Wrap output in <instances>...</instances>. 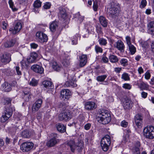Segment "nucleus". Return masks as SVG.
Masks as SVG:
<instances>
[{
  "label": "nucleus",
  "mask_w": 154,
  "mask_h": 154,
  "mask_svg": "<svg viewBox=\"0 0 154 154\" xmlns=\"http://www.w3.org/2000/svg\"><path fill=\"white\" fill-rule=\"evenodd\" d=\"M97 115V119L100 123L106 124L111 121L110 115L107 110L103 109H100Z\"/></svg>",
  "instance_id": "1"
},
{
  "label": "nucleus",
  "mask_w": 154,
  "mask_h": 154,
  "mask_svg": "<svg viewBox=\"0 0 154 154\" xmlns=\"http://www.w3.org/2000/svg\"><path fill=\"white\" fill-rule=\"evenodd\" d=\"M59 108L61 112L58 115V119L60 121H67L70 119L72 117V112L66 109V106L63 104L60 105Z\"/></svg>",
  "instance_id": "2"
},
{
  "label": "nucleus",
  "mask_w": 154,
  "mask_h": 154,
  "mask_svg": "<svg viewBox=\"0 0 154 154\" xmlns=\"http://www.w3.org/2000/svg\"><path fill=\"white\" fill-rule=\"evenodd\" d=\"M66 144L72 152H74L76 149L79 152L81 151L84 146V144L82 142L80 141L76 143L74 140H68L66 142Z\"/></svg>",
  "instance_id": "3"
},
{
  "label": "nucleus",
  "mask_w": 154,
  "mask_h": 154,
  "mask_svg": "<svg viewBox=\"0 0 154 154\" xmlns=\"http://www.w3.org/2000/svg\"><path fill=\"white\" fill-rule=\"evenodd\" d=\"M14 108L10 106H5L4 111L2 113L1 118V121L2 122H5L12 116L13 111L15 110Z\"/></svg>",
  "instance_id": "4"
},
{
  "label": "nucleus",
  "mask_w": 154,
  "mask_h": 154,
  "mask_svg": "<svg viewBox=\"0 0 154 154\" xmlns=\"http://www.w3.org/2000/svg\"><path fill=\"white\" fill-rule=\"evenodd\" d=\"M143 135L146 138L150 139L154 138V127L152 126H148L145 127L143 130Z\"/></svg>",
  "instance_id": "5"
},
{
  "label": "nucleus",
  "mask_w": 154,
  "mask_h": 154,
  "mask_svg": "<svg viewBox=\"0 0 154 154\" xmlns=\"http://www.w3.org/2000/svg\"><path fill=\"white\" fill-rule=\"evenodd\" d=\"M110 143V137L108 135H106L102 139L101 141V146L102 149L104 151H107Z\"/></svg>",
  "instance_id": "6"
},
{
  "label": "nucleus",
  "mask_w": 154,
  "mask_h": 154,
  "mask_svg": "<svg viewBox=\"0 0 154 154\" xmlns=\"http://www.w3.org/2000/svg\"><path fill=\"white\" fill-rule=\"evenodd\" d=\"M119 6L113 2L111 4V7L109 12V16L112 18H115L119 14Z\"/></svg>",
  "instance_id": "7"
},
{
  "label": "nucleus",
  "mask_w": 154,
  "mask_h": 154,
  "mask_svg": "<svg viewBox=\"0 0 154 154\" xmlns=\"http://www.w3.org/2000/svg\"><path fill=\"white\" fill-rule=\"evenodd\" d=\"M33 143L30 142H27L23 143L20 146L21 150L23 152H28L33 148Z\"/></svg>",
  "instance_id": "8"
},
{
  "label": "nucleus",
  "mask_w": 154,
  "mask_h": 154,
  "mask_svg": "<svg viewBox=\"0 0 154 154\" xmlns=\"http://www.w3.org/2000/svg\"><path fill=\"white\" fill-rule=\"evenodd\" d=\"M36 39L40 42L43 43L48 41V38L46 35L41 32H37L36 34Z\"/></svg>",
  "instance_id": "9"
},
{
  "label": "nucleus",
  "mask_w": 154,
  "mask_h": 154,
  "mask_svg": "<svg viewBox=\"0 0 154 154\" xmlns=\"http://www.w3.org/2000/svg\"><path fill=\"white\" fill-rule=\"evenodd\" d=\"M123 105L125 109H130L133 106V103L130 99L127 98L122 100Z\"/></svg>",
  "instance_id": "10"
},
{
  "label": "nucleus",
  "mask_w": 154,
  "mask_h": 154,
  "mask_svg": "<svg viewBox=\"0 0 154 154\" xmlns=\"http://www.w3.org/2000/svg\"><path fill=\"white\" fill-rule=\"evenodd\" d=\"M22 28V24L20 22H17L14 26V28H10L9 29V31L11 33L13 34H15L19 32Z\"/></svg>",
  "instance_id": "11"
},
{
  "label": "nucleus",
  "mask_w": 154,
  "mask_h": 154,
  "mask_svg": "<svg viewBox=\"0 0 154 154\" xmlns=\"http://www.w3.org/2000/svg\"><path fill=\"white\" fill-rule=\"evenodd\" d=\"M143 116L140 114H136L134 117V121L136 125L138 127L141 126L142 122Z\"/></svg>",
  "instance_id": "12"
},
{
  "label": "nucleus",
  "mask_w": 154,
  "mask_h": 154,
  "mask_svg": "<svg viewBox=\"0 0 154 154\" xmlns=\"http://www.w3.org/2000/svg\"><path fill=\"white\" fill-rule=\"evenodd\" d=\"M71 92L68 89H64L61 91L60 98L65 99H68L70 97Z\"/></svg>",
  "instance_id": "13"
},
{
  "label": "nucleus",
  "mask_w": 154,
  "mask_h": 154,
  "mask_svg": "<svg viewBox=\"0 0 154 154\" xmlns=\"http://www.w3.org/2000/svg\"><path fill=\"white\" fill-rule=\"evenodd\" d=\"M0 60L3 63H9L11 60V55L9 53H5L0 57Z\"/></svg>",
  "instance_id": "14"
},
{
  "label": "nucleus",
  "mask_w": 154,
  "mask_h": 154,
  "mask_svg": "<svg viewBox=\"0 0 154 154\" xmlns=\"http://www.w3.org/2000/svg\"><path fill=\"white\" fill-rule=\"evenodd\" d=\"M42 103V101L41 99H39L37 100L32 106V112H35L37 111L40 108Z\"/></svg>",
  "instance_id": "15"
},
{
  "label": "nucleus",
  "mask_w": 154,
  "mask_h": 154,
  "mask_svg": "<svg viewBox=\"0 0 154 154\" xmlns=\"http://www.w3.org/2000/svg\"><path fill=\"white\" fill-rule=\"evenodd\" d=\"M31 69L34 72L40 74L43 73L44 71V69L42 67L37 64L32 66Z\"/></svg>",
  "instance_id": "16"
},
{
  "label": "nucleus",
  "mask_w": 154,
  "mask_h": 154,
  "mask_svg": "<svg viewBox=\"0 0 154 154\" xmlns=\"http://www.w3.org/2000/svg\"><path fill=\"white\" fill-rule=\"evenodd\" d=\"M96 107L95 103L93 102L88 101L85 103V108L87 110H92L95 109Z\"/></svg>",
  "instance_id": "17"
},
{
  "label": "nucleus",
  "mask_w": 154,
  "mask_h": 154,
  "mask_svg": "<svg viewBox=\"0 0 154 154\" xmlns=\"http://www.w3.org/2000/svg\"><path fill=\"white\" fill-rule=\"evenodd\" d=\"M147 27L148 33L154 36V21L149 22L147 25Z\"/></svg>",
  "instance_id": "18"
},
{
  "label": "nucleus",
  "mask_w": 154,
  "mask_h": 154,
  "mask_svg": "<svg viewBox=\"0 0 154 154\" xmlns=\"http://www.w3.org/2000/svg\"><path fill=\"white\" fill-rule=\"evenodd\" d=\"M38 54L35 52H32L31 53L30 56L27 59V62L29 63H32L36 62Z\"/></svg>",
  "instance_id": "19"
},
{
  "label": "nucleus",
  "mask_w": 154,
  "mask_h": 154,
  "mask_svg": "<svg viewBox=\"0 0 154 154\" xmlns=\"http://www.w3.org/2000/svg\"><path fill=\"white\" fill-rule=\"evenodd\" d=\"M116 47L121 52H124L125 49V46L123 42L120 40L118 41L116 43Z\"/></svg>",
  "instance_id": "20"
},
{
  "label": "nucleus",
  "mask_w": 154,
  "mask_h": 154,
  "mask_svg": "<svg viewBox=\"0 0 154 154\" xmlns=\"http://www.w3.org/2000/svg\"><path fill=\"white\" fill-rule=\"evenodd\" d=\"M42 85L46 88H54L52 82L49 81L45 80L43 81L42 83Z\"/></svg>",
  "instance_id": "21"
},
{
  "label": "nucleus",
  "mask_w": 154,
  "mask_h": 154,
  "mask_svg": "<svg viewBox=\"0 0 154 154\" xmlns=\"http://www.w3.org/2000/svg\"><path fill=\"white\" fill-rule=\"evenodd\" d=\"M80 59V66L81 67L84 66L86 63L87 62V55L85 54H82L79 57Z\"/></svg>",
  "instance_id": "22"
},
{
  "label": "nucleus",
  "mask_w": 154,
  "mask_h": 154,
  "mask_svg": "<svg viewBox=\"0 0 154 154\" xmlns=\"http://www.w3.org/2000/svg\"><path fill=\"white\" fill-rule=\"evenodd\" d=\"M57 142L56 138L55 137H53L47 141L46 145L48 147H52L57 143Z\"/></svg>",
  "instance_id": "23"
},
{
  "label": "nucleus",
  "mask_w": 154,
  "mask_h": 154,
  "mask_svg": "<svg viewBox=\"0 0 154 154\" xmlns=\"http://www.w3.org/2000/svg\"><path fill=\"white\" fill-rule=\"evenodd\" d=\"M57 130L61 133H63L66 131V127L62 124L58 123L56 125Z\"/></svg>",
  "instance_id": "24"
},
{
  "label": "nucleus",
  "mask_w": 154,
  "mask_h": 154,
  "mask_svg": "<svg viewBox=\"0 0 154 154\" xmlns=\"http://www.w3.org/2000/svg\"><path fill=\"white\" fill-rule=\"evenodd\" d=\"M59 9L60 12L58 14L59 16L64 19H65L67 16L65 10L61 8H60Z\"/></svg>",
  "instance_id": "25"
},
{
  "label": "nucleus",
  "mask_w": 154,
  "mask_h": 154,
  "mask_svg": "<svg viewBox=\"0 0 154 154\" xmlns=\"http://www.w3.org/2000/svg\"><path fill=\"white\" fill-rule=\"evenodd\" d=\"M3 89L6 92H8L11 89V85L7 82H5L2 85Z\"/></svg>",
  "instance_id": "26"
},
{
  "label": "nucleus",
  "mask_w": 154,
  "mask_h": 154,
  "mask_svg": "<svg viewBox=\"0 0 154 154\" xmlns=\"http://www.w3.org/2000/svg\"><path fill=\"white\" fill-rule=\"evenodd\" d=\"M15 42V40L11 39L7 41L4 44V45L5 48H8L13 46Z\"/></svg>",
  "instance_id": "27"
},
{
  "label": "nucleus",
  "mask_w": 154,
  "mask_h": 154,
  "mask_svg": "<svg viewBox=\"0 0 154 154\" xmlns=\"http://www.w3.org/2000/svg\"><path fill=\"white\" fill-rule=\"evenodd\" d=\"M99 21L101 24L104 27H106L107 25V22L106 18L103 16H101L99 18Z\"/></svg>",
  "instance_id": "28"
},
{
  "label": "nucleus",
  "mask_w": 154,
  "mask_h": 154,
  "mask_svg": "<svg viewBox=\"0 0 154 154\" xmlns=\"http://www.w3.org/2000/svg\"><path fill=\"white\" fill-rule=\"evenodd\" d=\"M29 63L27 61V59H24L20 62L21 66L23 69H26L28 66V63Z\"/></svg>",
  "instance_id": "29"
},
{
  "label": "nucleus",
  "mask_w": 154,
  "mask_h": 154,
  "mask_svg": "<svg viewBox=\"0 0 154 154\" xmlns=\"http://www.w3.org/2000/svg\"><path fill=\"white\" fill-rule=\"evenodd\" d=\"M57 27L58 24L56 22H53L50 26V30L53 32L55 31Z\"/></svg>",
  "instance_id": "30"
},
{
  "label": "nucleus",
  "mask_w": 154,
  "mask_h": 154,
  "mask_svg": "<svg viewBox=\"0 0 154 154\" xmlns=\"http://www.w3.org/2000/svg\"><path fill=\"white\" fill-rule=\"evenodd\" d=\"M21 135L23 137L28 138L30 136L31 133L28 130H25L22 132Z\"/></svg>",
  "instance_id": "31"
},
{
  "label": "nucleus",
  "mask_w": 154,
  "mask_h": 154,
  "mask_svg": "<svg viewBox=\"0 0 154 154\" xmlns=\"http://www.w3.org/2000/svg\"><path fill=\"white\" fill-rule=\"evenodd\" d=\"M109 59L110 61L112 63L117 62L118 61L117 57L114 55H111L109 57Z\"/></svg>",
  "instance_id": "32"
},
{
  "label": "nucleus",
  "mask_w": 154,
  "mask_h": 154,
  "mask_svg": "<svg viewBox=\"0 0 154 154\" xmlns=\"http://www.w3.org/2000/svg\"><path fill=\"white\" fill-rule=\"evenodd\" d=\"M53 68L55 70L57 71H60L62 68L61 66L58 64L57 62H55L53 63Z\"/></svg>",
  "instance_id": "33"
},
{
  "label": "nucleus",
  "mask_w": 154,
  "mask_h": 154,
  "mask_svg": "<svg viewBox=\"0 0 154 154\" xmlns=\"http://www.w3.org/2000/svg\"><path fill=\"white\" fill-rule=\"evenodd\" d=\"M69 59V57H67L63 60L62 63L64 66L66 67L70 65Z\"/></svg>",
  "instance_id": "34"
},
{
  "label": "nucleus",
  "mask_w": 154,
  "mask_h": 154,
  "mask_svg": "<svg viewBox=\"0 0 154 154\" xmlns=\"http://www.w3.org/2000/svg\"><path fill=\"white\" fill-rule=\"evenodd\" d=\"M140 88L142 90H146L149 87V85L143 82H141L139 85Z\"/></svg>",
  "instance_id": "35"
},
{
  "label": "nucleus",
  "mask_w": 154,
  "mask_h": 154,
  "mask_svg": "<svg viewBox=\"0 0 154 154\" xmlns=\"http://www.w3.org/2000/svg\"><path fill=\"white\" fill-rule=\"evenodd\" d=\"M130 52L131 54H135L136 51V48L135 47L132 45L130 44L128 45Z\"/></svg>",
  "instance_id": "36"
},
{
  "label": "nucleus",
  "mask_w": 154,
  "mask_h": 154,
  "mask_svg": "<svg viewBox=\"0 0 154 154\" xmlns=\"http://www.w3.org/2000/svg\"><path fill=\"white\" fill-rule=\"evenodd\" d=\"M121 79L125 81H129L130 78L129 75L128 73L125 72L122 75Z\"/></svg>",
  "instance_id": "37"
},
{
  "label": "nucleus",
  "mask_w": 154,
  "mask_h": 154,
  "mask_svg": "<svg viewBox=\"0 0 154 154\" xmlns=\"http://www.w3.org/2000/svg\"><path fill=\"white\" fill-rule=\"evenodd\" d=\"M107 77V75H100L97 76L96 78L98 82H103Z\"/></svg>",
  "instance_id": "38"
},
{
  "label": "nucleus",
  "mask_w": 154,
  "mask_h": 154,
  "mask_svg": "<svg viewBox=\"0 0 154 154\" xmlns=\"http://www.w3.org/2000/svg\"><path fill=\"white\" fill-rule=\"evenodd\" d=\"M42 2L39 0H36L35 1L33 4V6L34 8H38L41 7Z\"/></svg>",
  "instance_id": "39"
},
{
  "label": "nucleus",
  "mask_w": 154,
  "mask_h": 154,
  "mask_svg": "<svg viewBox=\"0 0 154 154\" xmlns=\"http://www.w3.org/2000/svg\"><path fill=\"white\" fill-rule=\"evenodd\" d=\"M11 101V99L8 97H5L4 99V102L5 104H7L6 106H10V104Z\"/></svg>",
  "instance_id": "40"
},
{
  "label": "nucleus",
  "mask_w": 154,
  "mask_h": 154,
  "mask_svg": "<svg viewBox=\"0 0 154 154\" xmlns=\"http://www.w3.org/2000/svg\"><path fill=\"white\" fill-rule=\"evenodd\" d=\"M99 44L101 45H106L107 44V40L106 39L101 38L99 39L98 40Z\"/></svg>",
  "instance_id": "41"
},
{
  "label": "nucleus",
  "mask_w": 154,
  "mask_h": 154,
  "mask_svg": "<svg viewBox=\"0 0 154 154\" xmlns=\"http://www.w3.org/2000/svg\"><path fill=\"white\" fill-rule=\"evenodd\" d=\"M132 154H140V150L139 148L134 147L132 149Z\"/></svg>",
  "instance_id": "42"
},
{
  "label": "nucleus",
  "mask_w": 154,
  "mask_h": 154,
  "mask_svg": "<svg viewBox=\"0 0 154 154\" xmlns=\"http://www.w3.org/2000/svg\"><path fill=\"white\" fill-rule=\"evenodd\" d=\"M75 16L76 17L79 18V23H81L84 20V16H81L79 12L76 14Z\"/></svg>",
  "instance_id": "43"
},
{
  "label": "nucleus",
  "mask_w": 154,
  "mask_h": 154,
  "mask_svg": "<svg viewBox=\"0 0 154 154\" xmlns=\"http://www.w3.org/2000/svg\"><path fill=\"white\" fill-rule=\"evenodd\" d=\"M121 64L124 66H127L128 64V60L126 59L123 58L120 61Z\"/></svg>",
  "instance_id": "44"
},
{
  "label": "nucleus",
  "mask_w": 154,
  "mask_h": 154,
  "mask_svg": "<svg viewBox=\"0 0 154 154\" xmlns=\"http://www.w3.org/2000/svg\"><path fill=\"white\" fill-rule=\"evenodd\" d=\"M71 41L72 45H76L78 43V38L75 35L74 36L72 39Z\"/></svg>",
  "instance_id": "45"
},
{
  "label": "nucleus",
  "mask_w": 154,
  "mask_h": 154,
  "mask_svg": "<svg viewBox=\"0 0 154 154\" xmlns=\"http://www.w3.org/2000/svg\"><path fill=\"white\" fill-rule=\"evenodd\" d=\"M122 87L125 89L130 90L131 88V85L128 83H125L123 84Z\"/></svg>",
  "instance_id": "46"
},
{
  "label": "nucleus",
  "mask_w": 154,
  "mask_h": 154,
  "mask_svg": "<svg viewBox=\"0 0 154 154\" xmlns=\"http://www.w3.org/2000/svg\"><path fill=\"white\" fill-rule=\"evenodd\" d=\"M98 4L97 0H93V8L95 11H97L98 8Z\"/></svg>",
  "instance_id": "47"
},
{
  "label": "nucleus",
  "mask_w": 154,
  "mask_h": 154,
  "mask_svg": "<svg viewBox=\"0 0 154 154\" xmlns=\"http://www.w3.org/2000/svg\"><path fill=\"white\" fill-rule=\"evenodd\" d=\"M146 5L147 2L146 0H142L140 6L141 8H143L146 6Z\"/></svg>",
  "instance_id": "48"
},
{
  "label": "nucleus",
  "mask_w": 154,
  "mask_h": 154,
  "mask_svg": "<svg viewBox=\"0 0 154 154\" xmlns=\"http://www.w3.org/2000/svg\"><path fill=\"white\" fill-rule=\"evenodd\" d=\"M51 5V3L49 2H46L44 3L43 7L45 9H47L50 8Z\"/></svg>",
  "instance_id": "49"
},
{
  "label": "nucleus",
  "mask_w": 154,
  "mask_h": 154,
  "mask_svg": "<svg viewBox=\"0 0 154 154\" xmlns=\"http://www.w3.org/2000/svg\"><path fill=\"white\" fill-rule=\"evenodd\" d=\"M9 4L11 8L12 9L13 11L16 10V9L14 8V5L13 2H12V0H9Z\"/></svg>",
  "instance_id": "50"
},
{
  "label": "nucleus",
  "mask_w": 154,
  "mask_h": 154,
  "mask_svg": "<svg viewBox=\"0 0 154 154\" xmlns=\"http://www.w3.org/2000/svg\"><path fill=\"white\" fill-rule=\"evenodd\" d=\"M95 50L96 52L97 53L98 52L102 53L103 50L102 48L98 45H96L95 48Z\"/></svg>",
  "instance_id": "51"
},
{
  "label": "nucleus",
  "mask_w": 154,
  "mask_h": 154,
  "mask_svg": "<svg viewBox=\"0 0 154 154\" xmlns=\"http://www.w3.org/2000/svg\"><path fill=\"white\" fill-rule=\"evenodd\" d=\"M37 81L34 79H32V81L30 82L29 84L32 86H35L37 84Z\"/></svg>",
  "instance_id": "52"
},
{
  "label": "nucleus",
  "mask_w": 154,
  "mask_h": 154,
  "mask_svg": "<svg viewBox=\"0 0 154 154\" xmlns=\"http://www.w3.org/2000/svg\"><path fill=\"white\" fill-rule=\"evenodd\" d=\"M15 70L17 75H20L22 74L21 71L20 70V68L19 66L15 67Z\"/></svg>",
  "instance_id": "53"
},
{
  "label": "nucleus",
  "mask_w": 154,
  "mask_h": 154,
  "mask_svg": "<svg viewBox=\"0 0 154 154\" xmlns=\"http://www.w3.org/2000/svg\"><path fill=\"white\" fill-rule=\"evenodd\" d=\"M150 74L148 71H147L145 74V78L146 79H149L150 78Z\"/></svg>",
  "instance_id": "54"
},
{
  "label": "nucleus",
  "mask_w": 154,
  "mask_h": 154,
  "mask_svg": "<svg viewBox=\"0 0 154 154\" xmlns=\"http://www.w3.org/2000/svg\"><path fill=\"white\" fill-rule=\"evenodd\" d=\"M121 125L122 127L126 128L128 125V123L125 120H123L121 122Z\"/></svg>",
  "instance_id": "55"
},
{
  "label": "nucleus",
  "mask_w": 154,
  "mask_h": 154,
  "mask_svg": "<svg viewBox=\"0 0 154 154\" xmlns=\"http://www.w3.org/2000/svg\"><path fill=\"white\" fill-rule=\"evenodd\" d=\"M30 89L28 88H26L24 89L23 92L24 95L29 94H30Z\"/></svg>",
  "instance_id": "56"
},
{
  "label": "nucleus",
  "mask_w": 154,
  "mask_h": 154,
  "mask_svg": "<svg viewBox=\"0 0 154 154\" xmlns=\"http://www.w3.org/2000/svg\"><path fill=\"white\" fill-rule=\"evenodd\" d=\"M23 98L26 101H28L31 98L30 94L24 95Z\"/></svg>",
  "instance_id": "57"
},
{
  "label": "nucleus",
  "mask_w": 154,
  "mask_h": 154,
  "mask_svg": "<svg viewBox=\"0 0 154 154\" xmlns=\"http://www.w3.org/2000/svg\"><path fill=\"white\" fill-rule=\"evenodd\" d=\"M125 38L126 42L128 45L130 44H131V38L129 36H127Z\"/></svg>",
  "instance_id": "58"
},
{
  "label": "nucleus",
  "mask_w": 154,
  "mask_h": 154,
  "mask_svg": "<svg viewBox=\"0 0 154 154\" xmlns=\"http://www.w3.org/2000/svg\"><path fill=\"white\" fill-rule=\"evenodd\" d=\"M30 46L32 48L36 49L38 46V45L37 44L33 43L30 44Z\"/></svg>",
  "instance_id": "59"
},
{
  "label": "nucleus",
  "mask_w": 154,
  "mask_h": 154,
  "mask_svg": "<svg viewBox=\"0 0 154 154\" xmlns=\"http://www.w3.org/2000/svg\"><path fill=\"white\" fill-rule=\"evenodd\" d=\"M147 93L143 91L141 93V97L143 98H146L147 96Z\"/></svg>",
  "instance_id": "60"
},
{
  "label": "nucleus",
  "mask_w": 154,
  "mask_h": 154,
  "mask_svg": "<svg viewBox=\"0 0 154 154\" xmlns=\"http://www.w3.org/2000/svg\"><path fill=\"white\" fill-rule=\"evenodd\" d=\"M70 85V81H67L66 82L64 86L65 87H71Z\"/></svg>",
  "instance_id": "61"
},
{
  "label": "nucleus",
  "mask_w": 154,
  "mask_h": 154,
  "mask_svg": "<svg viewBox=\"0 0 154 154\" xmlns=\"http://www.w3.org/2000/svg\"><path fill=\"white\" fill-rule=\"evenodd\" d=\"M91 126V125L90 123H87L85 125V128L86 130H88L90 128Z\"/></svg>",
  "instance_id": "62"
},
{
  "label": "nucleus",
  "mask_w": 154,
  "mask_h": 154,
  "mask_svg": "<svg viewBox=\"0 0 154 154\" xmlns=\"http://www.w3.org/2000/svg\"><path fill=\"white\" fill-rule=\"evenodd\" d=\"M138 71L139 73L140 74L143 73L144 72L143 69L142 67H140L138 68Z\"/></svg>",
  "instance_id": "63"
},
{
  "label": "nucleus",
  "mask_w": 154,
  "mask_h": 154,
  "mask_svg": "<svg viewBox=\"0 0 154 154\" xmlns=\"http://www.w3.org/2000/svg\"><path fill=\"white\" fill-rule=\"evenodd\" d=\"M2 28L4 29H5L7 28V23L5 21L2 22Z\"/></svg>",
  "instance_id": "64"
}]
</instances>
